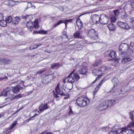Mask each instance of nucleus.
Wrapping results in <instances>:
<instances>
[{
  "mask_svg": "<svg viewBox=\"0 0 134 134\" xmlns=\"http://www.w3.org/2000/svg\"><path fill=\"white\" fill-rule=\"evenodd\" d=\"M75 70H74L66 78V79L67 80V82L70 83H71L70 85L71 86L70 88H69V90L72 89V88L73 84L76 80L77 81L78 80L80 77L79 76L78 74L75 73Z\"/></svg>",
  "mask_w": 134,
  "mask_h": 134,
  "instance_id": "obj_1",
  "label": "nucleus"
},
{
  "mask_svg": "<svg viewBox=\"0 0 134 134\" xmlns=\"http://www.w3.org/2000/svg\"><path fill=\"white\" fill-rule=\"evenodd\" d=\"M89 102V99L85 96L79 97L76 100V103L77 104L82 107L86 106Z\"/></svg>",
  "mask_w": 134,
  "mask_h": 134,
  "instance_id": "obj_2",
  "label": "nucleus"
},
{
  "mask_svg": "<svg viewBox=\"0 0 134 134\" xmlns=\"http://www.w3.org/2000/svg\"><path fill=\"white\" fill-rule=\"evenodd\" d=\"M133 111L129 113L130 118L131 119L132 122L127 126L128 128H131L130 129H127L126 132L127 134H133L134 132V116L133 115Z\"/></svg>",
  "mask_w": 134,
  "mask_h": 134,
  "instance_id": "obj_3",
  "label": "nucleus"
},
{
  "mask_svg": "<svg viewBox=\"0 0 134 134\" xmlns=\"http://www.w3.org/2000/svg\"><path fill=\"white\" fill-rule=\"evenodd\" d=\"M129 47L128 44L125 43H122L119 46V51L120 55L123 57V55H125L128 51Z\"/></svg>",
  "mask_w": 134,
  "mask_h": 134,
  "instance_id": "obj_4",
  "label": "nucleus"
},
{
  "mask_svg": "<svg viewBox=\"0 0 134 134\" xmlns=\"http://www.w3.org/2000/svg\"><path fill=\"white\" fill-rule=\"evenodd\" d=\"M115 15L120 19H125L127 16L125 12H120L119 9H117L114 10Z\"/></svg>",
  "mask_w": 134,
  "mask_h": 134,
  "instance_id": "obj_5",
  "label": "nucleus"
},
{
  "mask_svg": "<svg viewBox=\"0 0 134 134\" xmlns=\"http://www.w3.org/2000/svg\"><path fill=\"white\" fill-rule=\"evenodd\" d=\"M99 18V23L102 24H107L109 20L108 16L103 14H101L100 15Z\"/></svg>",
  "mask_w": 134,
  "mask_h": 134,
  "instance_id": "obj_6",
  "label": "nucleus"
},
{
  "mask_svg": "<svg viewBox=\"0 0 134 134\" xmlns=\"http://www.w3.org/2000/svg\"><path fill=\"white\" fill-rule=\"evenodd\" d=\"M26 25L27 27L30 29L34 27L35 29H37L39 26L38 20H36L34 21V23L31 21L28 22L27 23Z\"/></svg>",
  "mask_w": 134,
  "mask_h": 134,
  "instance_id": "obj_7",
  "label": "nucleus"
},
{
  "mask_svg": "<svg viewBox=\"0 0 134 134\" xmlns=\"http://www.w3.org/2000/svg\"><path fill=\"white\" fill-rule=\"evenodd\" d=\"M99 15L97 14H94L91 17L90 20V23L92 25L98 24L99 23Z\"/></svg>",
  "mask_w": 134,
  "mask_h": 134,
  "instance_id": "obj_8",
  "label": "nucleus"
},
{
  "mask_svg": "<svg viewBox=\"0 0 134 134\" xmlns=\"http://www.w3.org/2000/svg\"><path fill=\"white\" fill-rule=\"evenodd\" d=\"M87 36L91 39L93 40H96L98 38V36L96 34L95 31L94 29H91L89 30L88 32Z\"/></svg>",
  "mask_w": 134,
  "mask_h": 134,
  "instance_id": "obj_9",
  "label": "nucleus"
},
{
  "mask_svg": "<svg viewBox=\"0 0 134 134\" xmlns=\"http://www.w3.org/2000/svg\"><path fill=\"white\" fill-rule=\"evenodd\" d=\"M54 78L53 75L51 74L48 75H46L42 80L43 83L44 84H47L50 82Z\"/></svg>",
  "mask_w": 134,
  "mask_h": 134,
  "instance_id": "obj_10",
  "label": "nucleus"
},
{
  "mask_svg": "<svg viewBox=\"0 0 134 134\" xmlns=\"http://www.w3.org/2000/svg\"><path fill=\"white\" fill-rule=\"evenodd\" d=\"M117 25L120 27L126 30H128L130 29V27L125 22H123L119 21L117 22Z\"/></svg>",
  "mask_w": 134,
  "mask_h": 134,
  "instance_id": "obj_11",
  "label": "nucleus"
},
{
  "mask_svg": "<svg viewBox=\"0 0 134 134\" xmlns=\"http://www.w3.org/2000/svg\"><path fill=\"white\" fill-rule=\"evenodd\" d=\"M122 57L123 58H122L121 62L123 64H125L132 60V58L131 57L127 56L126 54L125 55H123V57Z\"/></svg>",
  "mask_w": 134,
  "mask_h": 134,
  "instance_id": "obj_12",
  "label": "nucleus"
},
{
  "mask_svg": "<svg viewBox=\"0 0 134 134\" xmlns=\"http://www.w3.org/2000/svg\"><path fill=\"white\" fill-rule=\"evenodd\" d=\"M23 87H21L20 85H18L12 87V90L13 93L17 94L19 91L20 90H22Z\"/></svg>",
  "mask_w": 134,
  "mask_h": 134,
  "instance_id": "obj_13",
  "label": "nucleus"
},
{
  "mask_svg": "<svg viewBox=\"0 0 134 134\" xmlns=\"http://www.w3.org/2000/svg\"><path fill=\"white\" fill-rule=\"evenodd\" d=\"M108 105L106 104V103L104 101H103L99 105L98 109L99 110H104L107 108Z\"/></svg>",
  "mask_w": 134,
  "mask_h": 134,
  "instance_id": "obj_14",
  "label": "nucleus"
},
{
  "mask_svg": "<svg viewBox=\"0 0 134 134\" xmlns=\"http://www.w3.org/2000/svg\"><path fill=\"white\" fill-rule=\"evenodd\" d=\"M21 19L19 17L17 16L14 17L12 18V24L14 25H18Z\"/></svg>",
  "mask_w": 134,
  "mask_h": 134,
  "instance_id": "obj_15",
  "label": "nucleus"
},
{
  "mask_svg": "<svg viewBox=\"0 0 134 134\" xmlns=\"http://www.w3.org/2000/svg\"><path fill=\"white\" fill-rule=\"evenodd\" d=\"M11 61L9 59L7 58H0V63L1 64H7Z\"/></svg>",
  "mask_w": 134,
  "mask_h": 134,
  "instance_id": "obj_16",
  "label": "nucleus"
},
{
  "mask_svg": "<svg viewBox=\"0 0 134 134\" xmlns=\"http://www.w3.org/2000/svg\"><path fill=\"white\" fill-rule=\"evenodd\" d=\"M49 107V106H48L47 104H42L40 106L39 109L40 111L43 112L44 110L48 109Z\"/></svg>",
  "mask_w": 134,
  "mask_h": 134,
  "instance_id": "obj_17",
  "label": "nucleus"
},
{
  "mask_svg": "<svg viewBox=\"0 0 134 134\" xmlns=\"http://www.w3.org/2000/svg\"><path fill=\"white\" fill-rule=\"evenodd\" d=\"M108 52H110L109 54V56L113 59L115 58L116 57V52L114 51H107Z\"/></svg>",
  "mask_w": 134,
  "mask_h": 134,
  "instance_id": "obj_18",
  "label": "nucleus"
},
{
  "mask_svg": "<svg viewBox=\"0 0 134 134\" xmlns=\"http://www.w3.org/2000/svg\"><path fill=\"white\" fill-rule=\"evenodd\" d=\"M81 31L80 30H79L77 31L73 35L74 37L75 38H79L81 37Z\"/></svg>",
  "mask_w": 134,
  "mask_h": 134,
  "instance_id": "obj_19",
  "label": "nucleus"
},
{
  "mask_svg": "<svg viewBox=\"0 0 134 134\" xmlns=\"http://www.w3.org/2000/svg\"><path fill=\"white\" fill-rule=\"evenodd\" d=\"M106 103V105H108V107H110L111 105L114 104L115 102V100H107L104 101Z\"/></svg>",
  "mask_w": 134,
  "mask_h": 134,
  "instance_id": "obj_20",
  "label": "nucleus"
},
{
  "mask_svg": "<svg viewBox=\"0 0 134 134\" xmlns=\"http://www.w3.org/2000/svg\"><path fill=\"white\" fill-rule=\"evenodd\" d=\"M7 92L6 97H12L13 95V94H11L12 93V91L10 88L9 87H7Z\"/></svg>",
  "mask_w": 134,
  "mask_h": 134,
  "instance_id": "obj_21",
  "label": "nucleus"
},
{
  "mask_svg": "<svg viewBox=\"0 0 134 134\" xmlns=\"http://www.w3.org/2000/svg\"><path fill=\"white\" fill-rule=\"evenodd\" d=\"M108 27L110 31H114L116 29V26L113 23H111L108 25Z\"/></svg>",
  "mask_w": 134,
  "mask_h": 134,
  "instance_id": "obj_22",
  "label": "nucleus"
},
{
  "mask_svg": "<svg viewBox=\"0 0 134 134\" xmlns=\"http://www.w3.org/2000/svg\"><path fill=\"white\" fill-rule=\"evenodd\" d=\"M76 24L79 29H81L82 27L83 23L80 19H78L77 20Z\"/></svg>",
  "mask_w": 134,
  "mask_h": 134,
  "instance_id": "obj_23",
  "label": "nucleus"
},
{
  "mask_svg": "<svg viewBox=\"0 0 134 134\" xmlns=\"http://www.w3.org/2000/svg\"><path fill=\"white\" fill-rule=\"evenodd\" d=\"M64 88L65 89H64V88L63 87V90H61V91H60L59 95L62 96H66L68 95V93L66 91V90L67 89V88H66L65 87H64Z\"/></svg>",
  "mask_w": 134,
  "mask_h": 134,
  "instance_id": "obj_24",
  "label": "nucleus"
},
{
  "mask_svg": "<svg viewBox=\"0 0 134 134\" xmlns=\"http://www.w3.org/2000/svg\"><path fill=\"white\" fill-rule=\"evenodd\" d=\"M82 66V68L79 70V71L80 74L84 75L87 72V71L86 67L85 66L83 67V66Z\"/></svg>",
  "mask_w": 134,
  "mask_h": 134,
  "instance_id": "obj_25",
  "label": "nucleus"
},
{
  "mask_svg": "<svg viewBox=\"0 0 134 134\" xmlns=\"http://www.w3.org/2000/svg\"><path fill=\"white\" fill-rule=\"evenodd\" d=\"M127 129L125 128H123L122 129H118V132L119 133L122 134H127L126 130Z\"/></svg>",
  "mask_w": 134,
  "mask_h": 134,
  "instance_id": "obj_26",
  "label": "nucleus"
},
{
  "mask_svg": "<svg viewBox=\"0 0 134 134\" xmlns=\"http://www.w3.org/2000/svg\"><path fill=\"white\" fill-rule=\"evenodd\" d=\"M104 80H102L99 84L97 86V87L95 89V90L94 91L93 93H96L98 90L99 89L101 85L102 84L103 82H104Z\"/></svg>",
  "mask_w": 134,
  "mask_h": 134,
  "instance_id": "obj_27",
  "label": "nucleus"
},
{
  "mask_svg": "<svg viewBox=\"0 0 134 134\" xmlns=\"http://www.w3.org/2000/svg\"><path fill=\"white\" fill-rule=\"evenodd\" d=\"M12 129L10 127L7 128L5 129L4 131L3 132V134H9L12 131Z\"/></svg>",
  "mask_w": 134,
  "mask_h": 134,
  "instance_id": "obj_28",
  "label": "nucleus"
},
{
  "mask_svg": "<svg viewBox=\"0 0 134 134\" xmlns=\"http://www.w3.org/2000/svg\"><path fill=\"white\" fill-rule=\"evenodd\" d=\"M47 32L46 31H44L43 30L37 31H34V33L35 34H46L47 33Z\"/></svg>",
  "mask_w": 134,
  "mask_h": 134,
  "instance_id": "obj_29",
  "label": "nucleus"
},
{
  "mask_svg": "<svg viewBox=\"0 0 134 134\" xmlns=\"http://www.w3.org/2000/svg\"><path fill=\"white\" fill-rule=\"evenodd\" d=\"M111 81L113 83H115L114 85V86H115V84H116V85L119 82V81L118 79L116 77L114 78L111 80Z\"/></svg>",
  "mask_w": 134,
  "mask_h": 134,
  "instance_id": "obj_30",
  "label": "nucleus"
},
{
  "mask_svg": "<svg viewBox=\"0 0 134 134\" xmlns=\"http://www.w3.org/2000/svg\"><path fill=\"white\" fill-rule=\"evenodd\" d=\"M59 84H58L57 85L55 90L56 92L57 93V94H59V95L60 91H61V90H60V89L59 87Z\"/></svg>",
  "mask_w": 134,
  "mask_h": 134,
  "instance_id": "obj_31",
  "label": "nucleus"
},
{
  "mask_svg": "<svg viewBox=\"0 0 134 134\" xmlns=\"http://www.w3.org/2000/svg\"><path fill=\"white\" fill-rule=\"evenodd\" d=\"M12 17L11 16H7L6 18V21L7 23H9L12 22Z\"/></svg>",
  "mask_w": 134,
  "mask_h": 134,
  "instance_id": "obj_32",
  "label": "nucleus"
},
{
  "mask_svg": "<svg viewBox=\"0 0 134 134\" xmlns=\"http://www.w3.org/2000/svg\"><path fill=\"white\" fill-rule=\"evenodd\" d=\"M7 23L5 20H2L0 21V25L3 27H5L7 25Z\"/></svg>",
  "mask_w": 134,
  "mask_h": 134,
  "instance_id": "obj_33",
  "label": "nucleus"
},
{
  "mask_svg": "<svg viewBox=\"0 0 134 134\" xmlns=\"http://www.w3.org/2000/svg\"><path fill=\"white\" fill-rule=\"evenodd\" d=\"M59 65V63H53L51 65V68L52 69H53L54 68L57 67Z\"/></svg>",
  "mask_w": 134,
  "mask_h": 134,
  "instance_id": "obj_34",
  "label": "nucleus"
},
{
  "mask_svg": "<svg viewBox=\"0 0 134 134\" xmlns=\"http://www.w3.org/2000/svg\"><path fill=\"white\" fill-rule=\"evenodd\" d=\"M1 77H0V80H2L4 79L7 80L8 77L6 76L4 74H2L0 75Z\"/></svg>",
  "mask_w": 134,
  "mask_h": 134,
  "instance_id": "obj_35",
  "label": "nucleus"
},
{
  "mask_svg": "<svg viewBox=\"0 0 134 134\" xmlns=\"http://www.w3.org/2000/svg\"><path fill=\"white\" fill-rule=\"evenodd\" d=\"M129 47L131 50L134 53V43H131L129 46Z\"/></svg>",
  "mask_w": 134,
  "mask_h": 134,
  "instance_id": "obj_36",
  "label": "nucleus"
},
{
  "mask_svg": "<svg viewBox=\"0 0 134 134\" xmlns=\"http://www.w3.org/2000/svg\"><path fill=\"white\" fill-rule=\"evenodd\" d=\"M107 69V67L104 65L100 67L99 70V71H104Z\"/></svg>",
  "mask_w": 134,
  "mask_h": 134,
  "instance_id": "obj_37",
  "label": "nucleus"
},
{
  "mask_svg": "<svg viewBox=\"0 0 134 134\" xmlns=\"http://www.w3.org/2000/svg\"><path fill=\"white\" fill-rule=\"evenodd\" d=\"M16 2L12 0H9L8 1V5L12 6L15 4Z\"/></svg>",
  "mask_w": 134,
  "mask_h": 134,
  "instance_id": "obj_38",
  "label": "nucleus"
},
{
  "mask_svg": "<svg viewBox=\"0 0 134 134\" xmlns=\"http://www.w3.org/2000/svg\"><path fill=\"white\" fill-rule=\"evenodd\" d=\"M99 70L98 69H94L92 71V73L94 75H98L99 74Z\"/></svg>",
  "mask_w": 134,
  "mask_h": 134,
  "instance_id": "obj_39",
  "label": "nucleus"
},
{
  "mask_svg": "<svg viewBox=\"0 0 134 134\" xmlns=\"http://www.w3.org/2000/svg\"><path fill=\"white\" fill-rule=\"evenodd\" d=\"M118 132V129L116 130H112L111 131L109 134H120Z\"/></svg>",
  "mask_w": 134,
  "mask_h": 134,
  "instance_id": "obj_40",
  "label": "nucleus"
},
{
  "mask_svg": "<svg viewBox=\"0 0 134 134\" xmlns=\"http://www.w3.org/2000/svg\"><path fill=\"white\" fill-rule=\"evenodd\" d=\"M7 88L5 90L1 92V95L3 96L4 97H6Z\"/></svg>",
  "mask_w": 134,
  "mask_h": 134,
  "instance_id": "obj_41",
  "label": "nucleus"
},
{
  "mask_svg": "<svg viewBox=\"0 0 134 134\" xmlns=\"http://www.w3.org/2000/svg\"><path fill=\"white\" fill-rule=\"evenodd\" d=\"M22 97V95L20 94L15 96L13 98V99L14 100L18 99Z\"/></svg>",
  "mask_w": 134,
  "mask_h": 134,
  "instance_id": "obj_42",
  "label": "nucleus"
},
{
  "mask_svg": "<svg viewBox=\"0 0 134 134\" xmlns=\"http://www.w3.org/2000/svg\"><path fill=\"white\" fill-rule=\"evenodd\" d=\"M64 21L62 20H60L57 23L55 24L53 26V27H55L57 26L58 25H59L61 23H63Z\"/></svg>",
  "mask_w": 134,
  "mask_h": 134,
  "instance_id": "obj_43",
  "label": "nucleus"
},
{
  "mask_svg": "<svg viewBox=\"0 0 134 134\" xmlns=\"http://www.w3.org/2000/svg\"><path fill=\"white\" fill-rule=\"evenodd\" d=\"M111 19L112 22H115L116 20V18L114 16L111 15Z\"/></svg>",
  "mask_w": 134,
  "mask_h": 134,
  "instance_id": "obj_44",
  "label": "nucleus"
},
{
  "mask_svg": "<svg viewBox=\"0 0 134 134\" xmlns=\"http://www.w3.org/2000/svg\"><path fill=\"white\" fill-rule=\"evenodd\" d=\"M101 62V60L100 59H99L98 62H97L95 63L94 64V66H97L98 65H99L100 64V62Z\"/></svg>",
  "mask_w": 134,
  "mask_h": 134,
  "instance_id": "obj_45",
  "label": "nucleus"
},
{
  "mask_svg": "<svg viewBox=\"0 0 134 134\" xmlns=\"http://www.w3.org/2000/svg\"><path fill=\"white\" fill-rule=\"evenodd\" d=\"M32 15H27L25 16H24L23 17V18L25 19H27V18L29 19V17L32 18Z\"/></svg>",
  "mask_w": 134,
  "mask_h": 134,
  "instance_id": "obj_46",
  "label": "nucleus"
},
{
  "mask_svg": "<svg viewBox=\"0 0 134 134\" xmlns=\"http://www.w3.org/2000/svg\"><path fill=\"white\" fill-rule=\"evenodd\" d=\"M16 124V121H15L11 125L10 127L11 128V129H12L15 126Z\"/></svg>",
  "mask_w": 134,
  "mask_h": 134,
  "instance_id": "obj_47",
  "label": "nucleus"
},
{
  "mask_svg": "<svg viewBox=\"0 0 134 134\" xmlns=\"http://www.w3.org/2000/svg\"><path fill=\"white\" fill-rule=\"evenodd\" d=\"M130 4L132 9L134 10V1L131 2L130 3Z\"/></svg>",
  "mask_w": 134,
  "mask_h": 134,
  "instance_id": "obj_48",
  "label": "nucleus"
},
{
  "mask_svg": "<svg viewBox=\"0 0 134 134\" xmlns=\"http://www.w3.org/2000/svg\"><path fill=\"white\" fill-rule=\"evenodd\" d=\"M39 114H37V113H36L35 114L33 115V116H32L31 117H30L29 119V120H32V119L35 118V117H36V116H37Z\"/></svg>",
  "mask_w": 134,
  "mask_h": 134,
  "instance_id": "obj_49",
  "label": "nucleus"
},
{
  "mask_svg": "<svg viewBox=\"0 0 134 134\" xmlns=\"http://www.w3.org/2000/svg\"><path fill=\"white\" fill-rule=\"evenodd\" d=\"M45 70H40L37 72V74H40L43 73V72H44Z\"/></svg>",
  "mask_w": 134,
  "mask_h": 134,
  "instance_id": "obj_50",
  "label": "nucleus"
},
{
  "mask_svg": "<svg viewBox=\"0 0 134 134\" xmlns=\"http://www.w3.org/2000/svg\"><path fill=\"white\" fill-rule=\"evenodd\" d=\"M72 21V20L71 19H69L67 20H65L64 22V23H66V24H67L69 22H71Z\"/></svg>",
  "mask_w": 134,
  "mask_h": 134,
  "instance_id": "obj_51",
  "label": "nucleus"
},
{
  "mask_svg": "<svg viewBox=\"0 0 134 134\" xmlns=\"http://www.w3.org/2000/svg\"><path fill=\"white\" fill-rule=\"evenodd\" d=\"M3 16L2 14L0 13V21L3 20Z\"/></svg>",
  "mask_w": 134,
  "mask_h": 134,
  "instance_id": "obj_52",
  "label": "nucleus"
},
{
  "mask_svg": "<svg viewBox=\"0 0 134 134\" xmlns=\"http://www.w3.org/2000/svg\"><path fill=\"white\" fill-rule=\"evenodd\" d=\"M69 114H73V112L72 111L71 108H70V110L69 112Z\"/></svg>",
  "mask_w": 134,
  "mask_h": 134,
  "instance_id": "obj_53",
  "label": "nucleus"
},
{
  "mask_svg": "<svg viewBox=\"0 0 134 134\" xmlns=\"http://www.w3.org/2000/svg\"><path fill=\"white\" fill-rule=\"evenodd\" d=\"M42 44H40V43H38L37 44H36L35 45V46H36V47L34 48H33V49H34V48H37L38 47H39V46H40Z\"/></svg>",
  "mask_w": 134,
  "mask_h": 134,
  "instance_id": "obj_54",
  "label": "nucleus"
},
{
  "mask_svg": "<svg viewBox=\"0 0 134 134\" xmlns=\"http://www.w3.org/2000/svg\"><path fill=\"white\" fill-rule=\"evenodd\" d=\"M42 132L44 134H52V133L50 132Z\"/></svg>",
  "mask_w": 134,
  "mask_h": 134,
  "instance_id": "obj_55",
  "label": "nucleus"
},
{
  "mask_svg": "<svg viewBox=\"0 0 134 134\" xmlns=\"http://www.w3.org/2000/svg\"><path fill=\"white\" fill-rule=\"evenodd\" d=\"M58 94H57H57L54 93V96L56 98H57L59 97V96H58L57 95Z\"/></svg>",
  "mask_w": 134,
  "mask_h": 134,
  "instance_id": "obj_56",
  "label": "nucleus"
},
{
  "mask_svg": "<svg viewBox=\"0 0 134 134\" xmlns=\"http://www.w3.org/2000/svg\"><path fill=\"white\" fill-rule=\"evenodd\" d=\"M132 26L134 27V20H133L131 22Z\"/></svg>",
  "mask_w": 134,
  "mask_h": 134,
  "instance_id": "obj_57",
  "label": "nucleus"
},
{
  "mask_svg": "<svg viewBox=\"0 0 134 134\" xmlns=\"http://www.w3.org/2000/svg\"><path fill=\"white\" fill-rule=\"evenodd\" d=\"M99 79V77H98V78H96V79H95V80L93 82V83H95L96 81L98 79Z\"/></svg>",
  "mask_w": 134,
  "mask_h": 134,
  "instance_id": "obj_58",
  "label": "nucleus"
},
{
  "mask_svg": "<svg viewBox=\"0 0 134 134\" xmlns=\"http://www.w3.org/2000/svg\"><path fill=\"white\" fill-rule=\"evenodd\" d=\"M22 108H20L18 110H17V111H16V112H15V113H16L17 112H18L21 109H22Z\"/></svg>",
  "mask_w": 134,
  "mask_h": 134,
  "instance_id": "obj_59",
  "label": "nucleus"
},
{
  "mask_svg": "<svg viewBox=\"0 0 134 134\" xmlns=\"http://www.w3.org/2000/svg\"><path fill=\"white\" fill-rule=\"evenodd\" d=\"M66 79H64V80H63V82L64 83V84H65V82H66Z\"/></svg>",
  "mask_w": 134,
  "mask_h": 134,
  "instance_id": "obj_60",
  "label": "nucleus"
},
{
  "mask_svg": "<svg viewBox=\"0 0 134 134\" xmlns=\"http://www.w3.org/2000/svg\"><path fill=\"white\" fill-rule=\"evenodd\" d=\"M68 97H64V99H68Z\"/></svg>",
  "mask_w": 134,
  "mask_h": 134,
  "instance_id": "obj_61",
  "label": "nucleus"
},
{
  "mask_svg": "<svg viewBox=\"0 0 134 134\" xmlns=\"http://www.w3.org/2000/svg\"><path fill=\"white\" fill-rule=\"evenodd\" d=\"M65 24V27L66 28L67 27V24H66V23H64Z\"/></svg>",
  "mask_w": 134,
  "mask_h": 134,
  "instance_id": "obj_62",
  "label": "nucleus"
},
{
  "mask_svg": "<svg viewBox=\"0 0 134 134\" xmlns=\"http://www.w3.org/2000/svg\"><path fill=\"white\" fill-rule=\"evenodd\" d=\"M64 85H62V87H62V88H63V87L64 88Z\"/></svg>",
  "mask_w": 134,
  "mask_h": 134,
  "instance_id": "obj_63",
  "label": "nucleus"
},
{
  "mask_svg": "<svg viewBox=\"0 0 134 134\" xmlns=\"http://www.w3.org/2000/svg\"><path fill=\"white\" fill-rule=\"evenodd\" d=\"M113 88H112L111 90V92L113 91Z\"/></svg>",
  "mask_w": 134,
  "mask_h": 134,
  "instance_id": "obj_64",
  "label": "nucleus"
}]
</instances>
